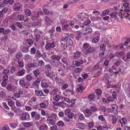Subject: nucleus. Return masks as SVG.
I'll list each match as a JSON object with an SVG mask.
<instances>
[{
  "mask_svg": "<svg viewBox=\"0 0 130 130\" xmlns=\"http://www.w3.org/2000/svg\"><path fill=\"white\" fill-rule=\"evenodd\" d=\"M56 90L54 89L53 95V103L54 105L53 108L56 109H57V94L56 93Z\"/></svg>",
  "mask_w": 130,
  "mask_h": 130,
  "instance_id": "obj_1",
  "label": "nucleus"
},
{
  "mask_svg": "<svg viewBox=\"0 0 130 130\" xmlns=\"http://www.w3.org/2000/svg\"><path fill=\"white\" fill-rule=\"evenodd\" d=\"M67 37L65 36L62 37L60 41L61 46L62 49H64L65 48V47L67 46V43H66V40Z\"/></svg>",
  "mask_w": 130,
  "mask_h": 130,
  "instance_id": "obj_2",
  "label": "nucleus"
},
{
  "mask_svg": "<svg viewBox=\"0 0 130 130\" xmlns=\"http://www.w3.org/2000/svg\"><path fill=\"white\" fill-rule=\"evenodd\" d=\"M11 30L9 28L5 29L3 27L0 28V33H3L4 35H8L10 33Z\"/></svg>",
  "mask_w": 130,
  "mask_h": 130,
  "instance_id": "obj_3",
  "label": "nucleus"
},
{
  "mask_svg": "<svg viewBox=\"0 0 130 130\" xmlns=\"http://www.w3.org/2000/svg\"><path fill=\"white\" fill-rule=\"evenodd\" d=\"M51 63L52 65L55 67L57 66V57L56 56L53 55L51 57Z\"/></svg>",
  "mask_w": 130,
  "mask_h": 130,
  "instance_id": "obj_4",
  "label": "nucleus"
},
{
  "mask_svg": "<svg viewBox=\"0 0 130 130\" xmlns=\"http://www.w3.org/2000/svg\"><path fill=\"white\" fill-rule=\"evenodd\" d=\"M30 117L29 114L27 112H25L23 113L21 117V120L24 121L27 120L29 119Z\"/></svg>",
  "mask_w": 130,
  "mask_h": 130,
  "instance_id": "obj_5",
  "label": "nucleus"
},
{
  "mask_svg": "<svg viewBox=\"0 0 130 130\" xmlns=\"http://www.w3.org/2000/svg\"><path fill=\"white\" fill-rule=\"evenodd\" d=\"M25 73V71L24 69L22 68L20 70L18 73H17L16 75L18 76H21Z\"/></svg>",
  "mask_w": 130,
  "mask_h": 130,
  "instance_id": "obj_6",
  "label": "nucleus"
},
{
  "mask_svg": "<svg viewBox=\"0 0 130 130\" xmlns=\"http://www.w3.org/2000/svg\"><path fill=\"white\" fill-rule=\"evenodd\" d=\"M41 20L40 19L38 20L36 22L33 23L32 25L33 26L36 27L37 28L40 27L41 25Z\"/></svg>",
  "mask_w": 130,
  "mask_h": 130,
  "instance_id": "obj_7",
  "label": "nucleus"
},
{
  "mask_svg": "<svg viewBox=\"0 0 130 130\" xmlns=\"http://www.w3.org/2000/svg\"><path fill=\"white\" fill-rule=\"evenodd\" d=\"M91 22L88 19L85 22L83 23H80V26L83 28H84L85 26L88 25Z\"/></svg>",
  "mask_w": 130,
  "mask_h": 130,
  "instance_id": "obj_8",
  "label": "nucleus"
},
{
  "mask_svg": "<svg viewBox=\"0 0 130 130\" xmlns=\"http://www.w3.org/2000/svg\"><path fill=\"white\" fill-rule=\"evenodd\" d=\"M77 127L81 129H84L86 127V126L82 123H78L76 124Z\"/></svg>",
  "mask_w": 130,
  "mask_h": 130,
  "instance_id": "obj_9",
  "label": "nucleus"
},
{
  "mask_svg": "<svg viewBox=\"0 0 130 130\" xmlns=\"http://www.w3.org/2000/svg\"><path fill=\"white\" fill-rule=\"evenodd\" d=\"M48 128V127L47 125L43 124L39 126V129L40 130H47Z\"/></svg>",
  "mask_w": 130,
  "mask_h": 130,
  "instance_id": "obj_10",
  "label": "nucleus"
},
{
  "mask_svg": "<svg viewBox=\"0 0 130 130\" xmlns=\"http://www.w3.org/2000/svg\"><path fill=\"white\" fill-rule=\"evenodd\" d=\"M13 8L14 11H18L20 9V5L19 3H17L13 6Z\"/></svg>",
  "mask_w": 130,
  "mask_h": 130,
  "instance_id": "obj_11",
  "label": "nucleus"
},
{
  "mask_svg": "<svg viewBox=\"0 0 130 130\" xmlns=\"http://www.w3.org/2000/svg\"><path fill=\"white\" fill-rule=\"evenodd\" d=\"M82 32L81 31H78L76 32V35L75 38L77 40H79L81 38V34Z\"/></svg>",
  "mask_w": 130,
  "mask_h": 130,
  "instance_id": "obj_12",
  "label": "nucleus"
},
{
  "mask_svg": "<svg viewBox=\"0 0 130 130\" xmlns=\"http://www.w3.org/2000/svg\"><path fill=\"white\" fill-rule=\"evenodd\" d=\"M62 29L67 31L71 30V28L70 27L69 25L67 24L64 25L62 27Z\"/></svg>",
  "mask_w": 130,
  "mask_h": 130,
  "instance_id": "obj_13",
  "label": "nucleus"
},
{
  "mask_svg": "<svg viewBox=\"0 0 130 130\" xmlns=\"http://www.w3.org/2000/svg\"><path fill=\"white\" fill-rule=\"evenodd\" d=\"M74 116V114L73 112H71L69 113L67 115V116L69 118V120H68L67 121L69 122L70 120H72Z\"/></svg>",
  "mask_w": 130,
  "mask_h": 130,
  "instance_id": "obj_14",
  "label": "nucleus"
},
{
  "mask_svg": "<svg viewBox=\"0 0 130 130\" xmlns=\"http://www.w3.org/2000/svg\"><path fill=\"white\" fill-rule=\"evenodd\" d=\"M94 50V47H90L86 51V53H85V54H88L91 52H92Z\"/></svg>",
  "mask_w": 130,
  "mask_h": 130,
  "instance_id": "obj_15",
  "label": "nucleus"
},
{
  "mask_svg": "<svg viewBox=\"0 0 130 130\" xmlns=\"http://www.w3.org/2000/svg\"><path fill=\"white\" fill-rule=\"evenodd\" d=\"M35 92L36 94L38 96H44L45 95L44 94L43 92L41 91H39L38 90H35Z\"/></svg>",
  "mask_w": 130,
  "mask_h": 130,
  "instance_id": "obj_16",
  "label": "nucleus"
},
{
  "mask_svg": "<svg viewBox=\"0 0 130 130\" xmlns=\"http://www.w3.org/2000/svg\"><path fill=\"white\" fill-rule=\"evenodd\" d=\"M8 38V35H5L2 36L0 38V40L6 42Z\"/></svg>",
  "mask_w": 130,
  "mask_h": 130,
  "instance_id": "obj_17",
  "label": "nucleus"
},
{
  "mask_svg": "<svg viewBox=\"0 0 130 130\" xmlns=\"http://www.w3.org/2000/svg\"><path fill=\"white\" fill-rule=\"evenodd\" d=\"M117 54L116 56L117 57H120L122 56L124 54V53L123 52H116L115 53Z\"/></svg>",
  "mask_w": 130,
  "mask_h": 130,
  "instance_id": "obj_18",
  "label": "nucleus"
},
{
  "mask_svg": "<svg viewBox=\"0 0 130 130\" xmlns=\"http://www.w3.org/2000/svg\"><path fill=\"white\" fill-rule=\"evenodd\" d=\"M95 94L91 93L89 94L88 96V99L89 101H91L93 99H94Z\"/></svg>",
  "mask_w": 130,
  "mask_h": 130,
  "instance_id": "obj_19",
  "label": "nucleus"
},
{
  "mask_svg": "<svg viewBox=\"0 0 130 130\" xmlns=\"http://www.w3.org/2000/svg\"><path fill=\"white\" fill-rule=\"evenodd\" d=\"M104 52H101L99 54V58L101 60H102L104 59L106 56L104 55Z\"/></svg>",
  "mask_w": 130,
  "mask_h": 130,
  "instance_id": "obj_20",
  "label": "nucleus"
},
{
  "mask_svg": "<svg viewBox=\"0 0 130 130\" xmlns=\"http://www.w3.org/2000/svg\"><path fill=\"white\" fill-rule=\"evenodd\" d=\"M22 124L24 125V126L26 127H28L31 125V123L29 122L25 123L23 122L22 123Z\"/></svg>",
  "mask_w": 130,
  "mask_h": 130,
  "instance_id": "obj_21",
  "label": "nucleus"
},
{
  "mask_svg": "<svg viewBox=\"0 0 130 130\" xmlns=\"http://www.w3.org/2000/svg\"><path fill=\"white\" fill-rule=\"evenodd\" d=\"M109 13V10L107 9L103 11L102 13L101 14V16L103 17L108 14Z\"/></svg>",
  "mask_w": 130,
  "mask_h": 130,
  "instance_id": "obj_22",
  "label": "nucleus"
},
{
  "mask_svg": "<svg viewBox=\"0 0 130 130\" xmlns=\"http://www.w3.org/2000/svg\"><path fill=\"white\" fill-rule=\"evenodd\" d=\"M85 112L88 114L89 116L92 115L93 114V112L91 111L90 109H86L85 110Z\"/></svg>",
  "mask_w": 130,
  "mask_h": 130,
  "instance_id": "obj_23",
  "label": "nucleus"
},
{
  "mask_svg": "<svg viewBox=\"0 0 130 130\" xmlns=\"http://www.w3.org/2000/svg\"><path fill=\"white\" fill-rule=\"evenodd\" d=\"M66 43H67V46H69L70 45H72L73 43L72 40L70 39H68L67 38L66 40Z\"/></svg>",
  "mask_w": 130,
  "mask_h": 130,
  "instance_id": "obj_24",
  "label": "nucleus"
},
{
  "mask_svg": "<svg viewBox=\"0 0 130 130\" xmlns=\"http://www.w3.org/2000/svg\"><path fill=\"white\" fill-rule=\"evenodd\" d=\"M23 93V92L22 91H20L18 92V93H15L14 96L18 98L20 96L21 94H22Z\"/></svg>",
  "mask_w": 130,
  "mask_h": 130,
  "instance_id": "obj_25",
  "label": "nucleus"
},
{
  "mask_svg": "<svg viewBox=\"0 0 130 130\" xmlns=\"http://www.w3.org/2000/svg\"><path fill=\"white\" fill-rule=\"evenodd\" d=\"M47 118L48 119H47V120L48 121L49 123L50 124L52 125H54L55 124L56 122L55 120L52 119H49L48 117Z\"/></svg>",
  "mask_w": 130,
  "mask_h": 130,
  "instance_id": "obj_26",
  "label": "nucleus"
},
{
  "mask_svg": "<svg viewBox=\"0 0 130 130\" xmlns=\"http://www.w3.org/2000/svg\"><path fill=\"white\" fill-rule=\"evenodd\" d=\"M81 55V53L78 52H76L73 56L74 58L76 59L80 56Z\"/></svg>",
  "mask_w": 130,
  "mask_h": 130,
  "instance_id": "obj_27",
  "label": "nucleus"
},
{
  "mask_svg": "<svg viewBox=\"0 0 130 130\" xmlns=\"http://www.w3.org/2000/svg\"><path fill=\"white\" fill-rule=\"evenodd\" d=\"M20 84L22 87H24L26 88H28V86L26 87V86L25 84V83L24 81L23 80H21L19 82Z\"/></svg>",
  "mask_w": 130,
  "mask_h": 130,
  "instance_id": "obj_28",
  "label": "nucleus"
},
{
  "mask_svg": "<svg viewBox=\"0 0 130 130\" xmlns=\"http://www.w3.org/2000/svg\"><path fill=\"white\" fill-rule=\"evenodd\" d=\"M23 56V54L21 52H19L16 54V58L17 59H19L21 58Z\"/></svg>",
  "mask_w": 130,
  "mask_h": 130,
  "instance_id": "obj_29",
  "label": "nucleus"
},
{
  "mask_svg": "<svg viewBox=\"0 0 130 130\" xmlns=\"http://www.w3.org/2000/svg\"><path fill=\"white\" fill-rule=\"evenodd\" d=\"M26 15L27 16H29L31 14V11L29 9H26L25 11Z\"/></svg>",
  "mask_w": 130,
  "mask_h": 130,
  "instance_id": "obj_30",
  "label": "nucleus"
},
{
  "mask_svg": "<svg viewBox=\"0 0 130 130\" xmlns=\"http://www.w3.org/2000/svg\"><path fill=\"white\" fill-rule=\"evenodd\" d=\"M18 19L19 21H22L24 20V17L23 15L20 14L17 16Z\"/></svg>",
  "mask_w": 130,
  "mask_h": 130,
  "instance_id": "obj_31",
  "label": "nucleus"
},
{
  "mask_svg": "<svg viewBox=\"0 0 130 130\" xmlns=\"http://www.w3.org/2000/svg\"><path fill=\"white\" fill-rule=\"evenodd\" d=\"M83 87L82 86H80L77 88V91L81 93L83 90Z\"/></svg>",
  "mask_w": 130,
  "mask_h": 130,
  "instance_id": "obj_32",
  "label": "nucleus"
},
{
  "mask_svg": "<svg viewBox=\"0 0 130 130\" xmlns=\"http://www.w3.org/2000/svg\"><path fill=\"white\" fill-rule=\"evenodd\" d=\"M95 77H97L99 76L101 74V72L100 70H96L95 71Z\"/></svg>",
  "mask_w": 130,
  "mask_h": 130,
  "instance_id": "obj_33",
  "label": "nucleus"
},
{
  "mask_svg": "<svg viewBox=\"0 0 130 130\" xmlns=\"http://www.w3.org/2000/svg\"><path fill=\"white\" fill-rule=\"evenodd\" d=\"M100 39L99 36H97V37L94 38L92 40V42L94 43H96L98 42Z\"/></svg>",
  "mask_w": 130,
  "mask_h": 130,
  "instance_id": "obj_34",
  "label": "nucleus"
},
{
  "mask_svg": "<svg viewBox=\"0 0 130 130\" xmlns=\"http://www.w3.org/2000/svg\"><path fill=\"white\" fill-rule=\"evenodd\" d=\"M45 21L47 23L49 24H50L51 22V21L49 17H46L45 18Z\"/></svg>",
  "mask_w": 130,
  "mask_h": 130,
  "instance_id": "obj_35",
  "label": "nucleus"
},
{
  "mask_svg": "<svg viewBox=\"0 0 130 130\" xmlns=\"http://www.w3.org/2000/svg\"><path fill=\"white\" fill-rule=\"evenodd\" d=\"M40 82L39 80H35L33 83V85L35 86H38L39 85Z\"/></svg>",
  "mask_w": 130,
  "mask_h": 130,
  "instance_id": "obj_36",
  "label": "nucleus"
},
{
  "mask_svg": "<svg viewBox=\"0 0 130 130\" xmlns=\"http://www.w3.org/2000/svg\"><path fill=\"white\" fill-rule=\"evenodd\" d=\"M6 95V93L4 91H2L0 92V97L3 98L5 97Z\"/></svg>",
  "mask_w": 130,
  "mask_h": 130,
  "instance_id": "obj_37",
  "label": "nucleus"
},
{
  "mask_svg": "<svg viewBox=\"0 0 130 130\" xmlns=\"http://www.w3.org/2000/svg\"><path fill=\"white\" fill-rule=\"evenodd\" d=\"M36 65L35 64L33 63H29L27 65V67L28 68H29L32 67H34L36 66Z\"/></svg>",
  "mask_w": 130,
  "mask_h": 130,
  "instance_id": "obj_38",
  "label": "nucleus"
},
{
  "mask_svg": "<svg viewBox=\"0 0 130 130\" xmlns=\"http://www.w3.org/2000/svg\"><path fill=\"white\" fill-rule=\"evenodd\" d=\"M51 43H48L45 45V47L47 50H50L51 48Z\"/></svg>",
  "mask_w": 130,
  "mask_h": 130,
  "instance_id": "obj_39",
  "label": "nucleus"
},
{
  "mask_svg": "<svg viewBox=\"0 0 130 130\" xmlns=\"http://www.w3.org/2000/svg\"><path fill=\"white\" fill-rule=\"evenodd\" d=\"M93 70H95V71L100 70L99 66V64H97L95 65L93 68Z\"/></svg>",
  "mask_w": 130,
  "mask_h": 130,
  "instance_id": "obj_40",
  "label": "nucleus"
},
{
  "mask_svg": "<svg viewBox=\"0 0 130 130\" xmlns=\"http://www.w3.org/2000/svg\"><path fill=\"white\" fill-rule=\"evenodd\" d=\"M10 72L9 70L7 69H5L3 71V73L5 75L8 74Z\"/></svg>",
  "mask_w": 130,
  "mask_h": 130,
  "instance_id": "obj_41",
  "label": "nucleus"
},
{
  "mask_svg": "<svg viewBox=\"0 0 130 130\" xmlns=\"http://www.w3.org/2000/svg\"><path fill=\"white\" fill-rule=\"evenodd\" d=\"M26 42L29 45L32 44L33 42V40L31 39H28L26 40Z\"/></svg>",
  "mask_w": 130,
  "mask_h": 130,
  "instance_id": "obj_42",
  "label": "nucleus"
},
{
  "mask_svg": "<svg viewBox=\"0 0 130 130\" xmlns=\"http://www.w3.org/2000/svg\"><path fill=\"white\" fill-rule=\"evenodd\" d=\"M64 125V123L62 121H59L57 122V125L60 126H62Z\"/></svg>",
  "mask_w": 130,
  "mask_h": 130,
  "instance_id": "obj_43",
  "label": "nucleus"
},
{
  "mask_svg": "<svg viewBox=\"0 0 130 130\" xmlns=\"http://www.w3.org/2000/svg\"><path fill=\"white\" fill-rule=\"evenodd\" d=\"M7 89L8 91H12L13 89L12 86L10 84H8L7 86Z\"/></svg>",
  "mask_w": 130,
  "mask_h": 130,
  "instance_id": "obj_44",
  "label": "nucleus"
},
{
  "mask_svg": "<svg viewBox=\"0 0 130 130\" xmlns=\"http://www.w3.org/2000/svg\"><path fill=\"white\" fill-rule=\"evenodd\" d=\"M36 51V49L35 47L31 48L30 50V52L31 54H34Z\"/></svg>",
  "mask_w": 130,
  "mask_h": 130,
  "instance_id": "obj_45",
  "label": "nucleus"
},
{
  "mask_svg": "<svg viewBox=\"0 0 130 130\" xmlns=\"http://www.w3.org/2000/svg\"><path fill=\"white\" fill-rule=\"evenodd\" d=\"M101 50L103 51L105 50L106 49V46L104 44H101L100 46Z\"/></svg>",
  "mask_w": 130,
  "mask_h": 130,
  "instance_id": "obj_46",
  "label": "nucleus"
},
{
  "mask_svg": "<svg viewBox=\"0 0 130 130\" xmlns=\"http://www.w3.org/2000/svg\"><path fill=\"white\" fill-rule=\"evenodd\" d=\"M39 71L38 69H36L34 71V74L36 77H37V76L39 74Z\"/></svg>",
  "mask_w": 130,
  "mask_h": 130,
  "instance_id": "obj_47",
  "label": "nucleus"
},
{
  "mask_svg": "<svg viewBox=\"0 0 130 130\" xmlns=\"http://www.w3.org/2000/svg\"><path fill=\"white\" fill-rule=\"evenodd\" d=\"M40 38V35L38 34L36 35L35 37V39L36 41H38Z\"/></svg>",
  "mask_w": 130,
  "mask_h": 130,
  "instance_id": "obj_48",
  "label": "nucleus"
},
{
  "mask_svg": "<svg viewBox=\"0 0 130 130\" xmlns=\"http://www.w3.org/2000/svg\"><path fill=\"white\" fill-rule=\"evenodd\" d=\"M110 61L107 60H105L104 62V66H107L109 65L110 62Z\"/></svg>",
  "mask_w": 130,
  "mask_h": 130,
  "instance_id": "obj_49",
  "label": "nucleus"
},
{
  "mask_svg": "<svg viewBox=\"0 0 130 130\" xmlns=\"http://www.w3.org/2000/svg\"><path fill=\"white\" fill-rule=\"evenodd\" d=\"M38 16L36 14H35L34 15H32L31 18V19L32 21H34L37 20L38 18Z\"/></svg>",
  "mask_w": 130,
  "mask_h": 130,
  "instance_id": "obj_50",
  "label": "nucleus"
},
{
  "mask_svg": "<svg viewBox=\"0 0 130 130\" xmlns=\"http://www.w3.org/2000/svg\"><path fill=\"white\" fill-rule=\"evenodd\" d=\"M38 64L39 66L43 67L44 65V63L43 61L40 60L38 62Z\"/></svg>",
  "mask_w": 130,
  "mask_h": 130,
  "instance_id": "obj_51",
  "label": "nucleus"
},
{
  "mask_svg": "<svg viewBox=\"0 0 130 130\" xmlns=\"http://www.w3.org/2000/svg\"><path fill=\"white\" fill-rule=\"evenodd\" d=\"M40 116L39 114L37 113L36 114L35 116V118H34L35 120H39L40 119Z\"/></svg>",
  "mask_w": 130,
  "mask_h": 130,
  "instance_id": "obj_52",
  "label": "nucleus"
},
{
  "mask_svg": "<svg viewBox=\"0 0 130 130\" xmlns=\"http://www.w3.org/2000/svg\"><path fill=\"white\" fill-rule=\"evenodd\" d=\"M119 69V71L122 73L125 69V68L124 66H122L120 67Z\"/></svg>",
  "mask_w": 130,
  "mask_h": 130,
  "instance_id": "obj_53",
  "label": "nucleus"
},
{
  "mask_svg": "<svg viewBox=\"0 0 130 130\" xmlns=\"http://www.w3.org/2000/svg\"><path fill=\"white\" fill-rule=\"evenodd\" d=\"M112 95L113 97L112 98L114 99H115L116 98V93L115 91H113L112 93Z\"/></svg>",
  "mask_w": 130,
  "mask_h": 130,
  "instance_id": "obj_54",
  "label": "nucleus"
},
{
  "mask_svg": "<svg viewBox=\"0 0 130 130\" xmlns=\"http://www.w3.org/2000/svg\"><path fill=\"white\" fill-rule=\"evenodd\" d=\"M8 10V8L7 7H5L2 9V11L4 13H5L7 12Z\"/></svg>",
  "mask_w": 130,
  "mask_h": 130,
  "instance_id": "obj_55",
  "label": "nucleus"
},
{
  "mask_svg": "<svg viewBox=\"0 0 130 130\" xmlns=\"http://www.w3.org/2000/svg\"><path fill=\"white\" fill-rule=\"evenodd\" d=\"M70 111L71 110L70 109H66L64 111V113L67 116L68 114L69 113L71 112Z\"/></svg>",
  "mask_w": 130,
  "mask_h": 130,
  "instance_id": "obj_56",
  "label": "nucleus"
},
{
  "mask_svg": "<svg viewBox=\"0 0 130 130\" xmlns=\"http://www.w3.org/2000/svg\"><path fill=\"white\" fill-rule=\"evenodd\" d=\"M22 51L24 52H27L29 51V48L26 47H23L22 50Z\"/></svg>",
  "mask_w": 130,
  "mask_h": 130,
  "instance_id": "obj_57",
  "label": "nucleus"
},
{
  "mask_svg": "<svg viewBox=\"0 0 130 130\" xmlns=\"http://www.w3.org/2000/svg\"><path fill=\"white\" fill-rule=\"evenodd\" d=\"M90 109L91 111L93 112L95 111H96L97 108L96 107H95V106H93L91 107Z\"/></svg>",
  "mask_w": 130,
  "mask_h": 130,
  "instance_id": "obj_58",
  "label": "nucleus"
},
{
  "mask_svg": "<svg viewBox=\"0 0 130 130\" xmlns=\"http://www.w3.org/2000/svg\"><path fill=\"white\" fill-rule=\"evenodd\" d=\"M89 45V44L88 43H85L83 44V47L84 49H86L88 47Z\"/></svg>",
  "mask_w": 130,
  "mask_h": 130,
  "instance_id": "obj_59",
  "label": "nucleus"
},
{
  "mask_svg": "<svg viewBox=\"0 0 130 130\" xmlns=\"http://www.w3.org/2000/svg\"><path fill=\"white\" fill-rule=\"evenodd\" d=\"M36 56L37 57H40L42 55L41 54L39 50H37V51L36 53Z\"/></svg>",
  "mask_w": 130,
  "mask_h": 130,
  "instance_id": "obj_60",
  "label": "nucleus"
},
{
  "mask_svg": "<svg viewBox=\"0 0 130 130\" xmlns=\"http://www.w3.org/2000/svg\"><path fill=\"white\" fill-rule=\"evenodd\" d=\"M95 92L96 93L99 95H100L102 93V90L100 89H97Z\"/></svg>",
  "mask_w": 130,
  "mask_h": 130,
  "instance_id": "obj_61",
  "label": "nucleus"
},
{
  "mask_svg": "<svg viewBox=\"0 0 130 130\" xmlns=\"http://www.w3.org/2000/svg\"><path fill=\"white\" fill-rule=\"evenodd\" d=\"M112 107L113 110L116 111L118 109L117 106L115 104H113L112 105Z\"/></svg>",
  "mask_w": 130,
  "mask_h": 130,
  "instance_id": "obj_62",
  "label": "nucleus"
},
{
  "mask_svg": "<svg viewBox=\"0 0 130 130\" xmlns=\"http://www.w3.org/2000/svg\"><path fill=\"white\" fill-rule=\"evenodd\" d=\"M43 14V12L42 11V10H40L39 11H38L37 12V15L38 16V18L39 17L40 15H42Z\"/></svg>",
  "mask_w": 130,
  "mask_h": 130,
  "instance_id": "obj_63",
  "label": "nucleus"
},
{
  "mask_svg": "<svg viewBox=\"0 0 130 130\" xmlns=\"http://www.w3.org/2000/svg\"><path fill=\"white\" fill-rule=\"evenodd\" d=\"M50 129L51 130H57V126L56 124L54 126L50 127Z\"/></svg>",
  "mask_w": 130,
  "mask_h": 130,
  "instance_id": "obj_64",
  "label": "nucleus"
}]
</instances>
